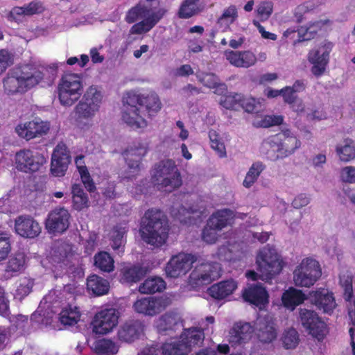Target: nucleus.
<instances>
[{
    "label": "nucleus",
    "instance_id": "f257e3e1",
    "mask_svg": "<svg viewBox=\"0 0 355 355\" xmlns=\"http://www.w3.org/2000/svg\"><path fill=\"white\" fill-rule=\"evenodd\" d=\"M125 109L122 112V120L130 128L138 130L148 125L144 116L153 117L162 109L161 101L155 93L145 96L135 92H128L123 98Z\"/></svg>",
    "mask_w": 355,
    "mask_h": 355
},
{
    "label": "nucleus",
    "instance_id": "f03ea898",
    "mask_svg": "<svg viewBox=\"0 0 355 355\" xmlns=\"http://www.w3.org/2000/svg\"><path fill=\"white\" fill-rule=\"evenodd\" d=\"M44 77V73L35 67H16L3 79L4 90L8 94L24 93L42 82Z\"/></svg>",
    "mask_w": 355,
    "mask_h": 355
},
{
    "label": "nucleus",
    "instance_id": "7ed1b4c3",
    "mask_svg": "<svg viewBox=\"0 0 355 355\" xmlns=\"http://www.w3.org/2000/svg\"><path fill=\"white\" fill-rule=\"evenodd\" d=\"M152 180L157 190L171 193L182 184L181 174L172 159L162 160L155 165Z\"/></svg>",
    "mask_w": 355,
    "mask_h": 355
},
{
    "label": "nucleus",
    "instance_id": "20e7f679",
    "mask_svg": "<svg viewBox=\"0 0 355 355\" xmlns=\"http://www.w3.org/2000/svg\"><path fill=\"white\" fill-rule=\"evenodd\" d=\"M204 332L198 328L185 329L179 338L166 342L162 347L163 355H188L193 347L203 341Z\"/></svg>",
    "mask_w": 355,
    "mask_h": 355
},
{
    "label": "nucleus",
    "instance_id": "39448f33",
    "mask_svg": "<svg viewBox=\"0 0 355 355\" xmlns=\"http://www.w3.org/2000/svg\"><path fill=\"white\" fill-rule=\"evenodd\" d=\"M83 85L80 76L67 73L62 76L58 85V96L60 103L64 106H71L81 96Z\"/></svg>",
    "mask_w": 355,
    "mask_h": 355
},
{
    "label": "nucleus",
    "instance_id": "423d86ee",
    "mask_svg": "<svg viewBox=\"0 0 355 355\" xmlns=\"http://www.w3.org/2000/svg\"><path fill=\"white\" fill-rule=\"evenodd\" d=\"M270 149L266 152L268 158L277 161L289 157L301 146L300 141L294 135L287 133L272 136L269 141Z\"/></svg>",
    "mask_w": 355,
    "mask_h": 355
},
{
    "label": "nucleus",
    "instance_id": "0eeeda50",
    "mask_svg": "<svg viewBox=\"0 0 355 355\" xmlns=\"http://www.w3.org/2000/svg\"><path fill=\"white\" fill-rule=\"evenodd\" d=\"M257 270L263 280L271 279L279 274L283 268V261L275 249L268 245L261 249L256 258Z\"/></svg>",
    "mask_w": 355,
    "mask_h": 355
},
{
    "label": "nucleus",
    "instance_id": "6e6552de",
    "mask_svg": "<svg viewBox=\"0 0 355 355\" xmlns=\"http://www.w3.org/2000/svg\"><path fill=\"white\" fill-rule=\"evenodd\" d=\"M322 271L318 261L304 258L293 271V282L300 287H310L321 277Z\"/></svg>",
    "mask_w": 355,
    "mask_h": 355
},
{
    "label": "nucleus",
    "instance_id": "1a4fd4ad",
    "mask_svg": "<svg viewBox=\"0 0 355 355\" xmlns=\"http://www.w3.org/2000/svg\"><path fill=\"white\" fill-rule=\"evenodd\" d=\"M46 163V157L37 149L24 148L15 153L16 168L22 172H37Z\"/></svg>",
    "mask_w": 355,
    "mask_h": 355
},
{
    "label": "nucleus",
    "instance_id": "9d476101",
    "mask_svg": "<svg viewBox=\"0 0 355 355\" xmlns=\"http://www.w3.org/2000/svg\"><path fill=\"white\" fill-rule=\"evenodd\" d=\"M169 232L168 223H141L138 236L154 248L164 245Z\"/></svg>",
    "mask_w": 355,
    "mask_h": 355
},
{
    "label": "nucleus",
    "instance_id": "9b49d317",
    "mask_svg": "<svg viewBox=\"0 0 355 355\" xmlns=\"http://www.w3.org/2000/svg\"><path fill=\"white\" fill-rule=\"evenodd\" d=\"M101 99V92L94 86L89 87L75 107L77 119L80 120L92 118L98 111Z\"/></svg>",
    "mask_w": 355,
    "mask_h": 355
},
{
    "label": "nucleus",
    "instance_id": "f8f14e48",
    "mask_svg": "<svg viewBox=\"0 0 355 355\" xmlns=\"http://www.w3.org/2000/svg\"><path fill=\"white\" fill-rule=\"evenodd\" d=\"M222 268L217 262H206L197 266L189 276V283L193 287L207 285L218 279Z\"/></svg>",
    "mask_w": 355,
    "mask_h": 355
},
{
    "label": "nucleus",
    "instance_id": "ddd939ff",
    "mask_svg": "<svg viewBox=\"0 0 355 355\" xmlns=\"http://www.w3.org/2000/svg\"><path fill=\"white\" fill-rule=\"evenodd\" d=\"M120 312L110 307L97 312L92 322V330L96 334L105 335L112 332L119 324Z\"/></svg>",
    "mask_w": 355,
    "mask_h": 355
},
{
    "label": "nucleus",
    "instance_id": "4468645a",
    "mask_svg": "<svg viewBox=\"0 0 355 355\" xmlns=\"http://www.w3.org/2000/svg\"><path fill=\"white\" fill-rule=\"evenodd\" d=\"M171 304L169 297H143L137 299L133 304V310L139 314L155 316L165 310Z\"/></svg>",
    "mask_w": 355,
    "mask_h": 355
},
{
    "label": "nucleus",
    "instance_id": "2eb2a0df",
    "mask_svg": "<svg viewBox=\"0 0 355 355\" xmlns=\"http://www.w3.org/2000/svg\"><path fill=\"white\" fill-rule=\"evenodd\" d=\"M299 319L308 333L318 340H322L327 334V324L314 311L300 309Z\"/></svg>",
    "mask_w": 355,
    "mask_h": 355
},
{
    "label": "nucleus",
    "instance_id": "dca6fc26",
    "mask_svg": "<svg viewBox=\"0 0 355 355\" xmlns=\"http://www.w3.org/2000/svg\"><path fill=\"white\" fill-rule=\"evenodd\" d=\"M195 261V257L191 254L180 253L175 255L166 266V275L171 278L181 277L191 269Z\"/></svg>",
    "mask_w": 355,
    "mask_h": 355
},
{
    "label": "nucleus",
    "instance_id": "f3484780",
    "mask_svg": "<svg viewBox=\"0 0 355 355\" xmlns=\"http://www.w3.org/2000/svg\"><path fill=\"white\" fill-rule=\"evenodd\" d=\"M50 129L49 123L40 119L21 123L15 128L18 136L26 141L39 138L46 135Z\"/></svg>",
    "mask_w": 355,
    "mask_h": 355
},
{
    "label": "nucleus",
    "instance_id": "a211bd4d",
    "mask_svg": "<svg viewBox=\"0 0 355 355\" xmlns=\"http://www.w3.org/2000/svg\"><path fill=\"white\" fill-rule=\"evenodd\" d=\"M70 162L71 155L67 146L64 142H59L52 153L51 173L55 177H63Z\"/></svg>",
    "mask_w": 355,
    "mask_h": 355
},
{
    "label": "nucleus",
    "instance_id": "6ab92c4d",
    "mask_svg": "<svg viewBox=\"0 0 355 355\" xmlns=\"http://www.w3.org/2000/svg\"><path fill=\"white\" fill-rule=\"evenodd\" d=\"M309 298L319 310L328 315H331L338 306L334 294L327 288H320L310 292Z\"/></svg>",
    "mask_w": 355,
    "mask_h": 355
},
{
    "label": "nucleus",
    "instance_id": "aec40b11",
    "mask_svg": "<svg viewBox=\"0 0 355 355\" xmlns=\"http://www.w3.org/2000/svg\"><path fill=\"white\" fill-rule=\"evenodd\" d=\"M256 335L259 342L268 344L274 341L277 336V331L273 318L267 315L264 317L259 316L254 327Z\"/></svg>",
    "mask_w": 355,
    "mask_h": 355
},
{
    "label": "nucleus",
    "instance_id": "412c9836",
    "mask_svg": "<svg viewBox=\"0 0 355 355\" xmlns=\"http://www.w3.org/2000/svg\"><path fill=\"white\" fill-rule=\"evenodd\" d=\"M330 51L327 45H323L309 51L308 60L313 64L311 71L315 76L320 77L324 73L329 62Z\"/></svg>",
    "mask_w": 355,
    "mask_h": 355
},
{
    "label": "nucleus",
    "instance_id": "4be33fe9",
    "mask_svg": "<svg viewBox=\"0 0 355 355\" xmlns=\"http://www.w3.org/2000/svg\"><path fill=\"white\" fill-rule=\"evenodd\" d=\"M148 152V146L141 141H135L123 152L125 162L130 168L139 169L142 158Z\"/></svg>",
    "mask_w": 355,
    "mask_h": 355
},
{
    "label": "nucleus",
    "instance_id": "5701e85b",
    "mask_svg": "<svg viewBox=\"0 0 355 355\" xmlns=\"http://www.w3.org/2000/svg\"><path fill=\"white\" fill-rule=\"evenodd\" d=\"M224 55L232 66L238 68H249L257 62L256 55L250 51L226 50Z\"/></svg>",
    "mask_w": 355,
    "mask_h": 355
},
{
    "label": "nucleus",
    "instance_id": "b1692460",
    "mask_svg": "<svg viewBox=\"0 0 355 355\" xmlns=\"http://www.w3.org/2000/svg\"><path fill=\"white\" fill-rule=\"evenodd\" d=\"M144 325L139 320L125 322L118 330L117 336L119 340L132 343L144 334Z\"/></svg>",
    "mask_w": 355,
    "mask_h": 355
},
{
    "label": "nucleus",
    "instance_id": "393cba45",
    "mask_svg": "<svg viewBox=\"0 0 355 355\" xmlns=\"http://www.w3.org/2000/svg\"><path fill=\"white\" fill-rule=\"evenodd\" d=\"M74 255L73 248L69 243H62L52 250L49 261L55 267L62 268L71 261Z\"/></svg>",
    "mask_w": 355,
    "mask_h": 355
},
{
    "label": "nucleus",
    "instance_id": "a878e982",
    "mask_svg": "<svg viewBox=\"0 0 355 355\" xmlns=\"http://www.w3.org/2000/svg\"><path fill=\"white\" fill-rule=\"evenodd\" d=\"M244 300L263 309L268 303V293L260 284H254L246 288L243 293Z\"/></svg>",
    "mask_w": 355,
    "mask_h": 355
},
{
    "label": "nucleus",
    "instance_id": "bb28decb",
    "mask_svg": "<svg viewBox=\"0 0 355 355\" xmlns=\"http://www.w3.org/2000/svg\"><path fill=\"white\" fill-rule=\"evenodd\" d=\"M237 288V282L230 279L211 286L208 289V293L215 299L223 300L232 295Z\"/></svg>",
    "mask_w": 355,
    "mask_h": 355
},
{
    "label": "nucleus",
    "instance_id": "cd10ccee",
    "mask_svg": "<svg viewBox=\"0 0 355 355\" xmlns=\"http://www.w3.org/2000/svg\"><path fill=\"white\" fill-rule=\"evenodd\" d=\"M255 329L249 323H239L230 331V341L234 344H244L252 337Z\"/></svg>",
    "mask_w": 355,
    "mask_h": 355
},
{
    "label": "nucleus",
    "instance_id": "c85d7f7f",
    "mask_svg": "<svg viewBox=\"0 0 355 355\" xmlns=\"http://www.w3.org/2000/svg\"><path fill=\"white\" fill-rule=\"evenodd\" d=\"M306 299V297L302 291L293 287H291L285 291L282 295L283 306L290 311L295 310V309L302 304Z\"/></svg>",
    "mask_w": 355,
    "mask_h": 355
},
{
    "label": "nucleus",
    "instance_id": "c756f323",
    "mask_svg": "<svg viewBox=\"0 0 355 355\" xmlns=\"http://www.w3.org/2000/svg\"><path fill=\"white\" fill-rule=\"evenodd\" d=\"M155 325L160 332L168 330H176L182 326L178 314L173 312H168L162 315L156 321Z\"/></svg>",
    "mask_w": 355,
    "mask_h": 355
},
{
    "label": "nucleus",
    "instance_id": "7c9ffc66",
    "mask_svg": "<svg viewBox=\"0 0 355 355\" xmlns=\"http://www.w3.org/2000/svg\"><path fill=\"white\" fill-rule=\"evenodd\" d=\"M87 288L96 296L105 295L110 289V283L107 280L96 275L89 276L87 279Z\"/></svg>",
    "mask_w": 355,
    "mask_h": 355
},
{
    "label": "nucleus",
    "instance_id": "2f4dec72",
    "mask_svg": "<svg viewBox=\"0 0 355 355\" xmlns=\"http://www.w3.org/2000/svg\"><path fill=\"white\" fill-rule=\"evenodd\" d=\"M166 288L164 280L157 276H153L147 278L139 286V291L142 294H152L162 292Z\"/></svg>",
    "mask_w": 355,
    "mask_h": 355
},
{
    "label": "nucleus",
    "instance_id": "473e14b6",
    "mask_svg": "<svg viewBox=\"0 0 355 355\" xmlns=\"http://www.w3.org/2000/svg\"><path fill=\"white\" fill-rule=\"evenodd\" d=\"M25 261V255L23 253H17L11 257L5 268V278L9 279L21 272L24 268Z\"/></svg>",
    "mask_w": 355,
    "mask_h": 355
},
{
    "label": "nucleus",
    "instance_id": "72a5a7b5",
    "mask_svg": "<svg viewBox=\"0 0 355 355\" xmlns=\"http://www.w3.org/2000/svg\"><path fill=\"white\" fill-rule=\"evenodd\" d=\"M162 15L158 13H152L150 16L135 24L130 28V34H142L150 31L161 19Z\"/></svg>",
    "mask_w": 355,
    "mask_h": 355
},
{
    "label": "nucleus",
    "instance_id": "f704fd0d",
    "mask_svg": "<svg viewBox=\"0 0 355 355\" xmlns=\"http://www.w3.org/2000/svg\"><path fill=\"white\" fill-rule=\"evenodd\" d=\"M81 313L78 307L69 304L62 310L60 313V321L64 325L73 326L80 319Z\"/></svg>",
    "mask_w": 355,
    "mask_h": 355
},
{
    "label": "nucleus",
    "instance_id": "c9c22d12",
    "mask_svg": "<svg viewBox=\"0 0 355 355\" xmlns=\"http://www.w3.org/2000/svg\"><path fill=\"white\" fill-rule=\"evenodd\" d=\"M73 208L81 211L89 207V199L80 184H73L71 187Z\"/></svg>",
    "mask_w": 355,
    "mask_h": 355
},
{
    "label": "nucleus",
    "instance_id": "e433bc0d",
    "mask_svg": "<svg viewBox=\"0 0 355 355\" xmlns=\"http://www.w3.org/2000/svg\"><path fill=\"white\" fill-rule=\"evenodd\" d=\"M228 223H207L202 231V239L207 243H214L221 235L223 229L227 227Z\"/></svg>",
    "mask_w": 355,
    "mask_h": 355
},
{
    "label": "nucleus",
    "instance_id": "4c0bfd02",
    "mask_svg": "<svg viewBox=\"0 0 355 355\" xmlns=\"http://www.w3.org/2000/svg\"><path fill=\"white\" fill-rule=\"evenodd\" d=\"M94 349L98 355H115L119 349V345L111 339L103 338L94 343Z\"/></svg>",
    "mask_w": 355,
    "mask_h": 355
},
{
    "label": "nucleus",
    "instance_id": "58836bf2",
    "mask_svg": "<svg viewBox=\"0 0 355 355\" xmlns=\"http://www.w3.org/2000/svg\"><path fill=\"white\" fill-rule=\"evenodd\" d=\"M147 272L148 270L140 266H125L121 271V280L123 282H136L139 281Z\"/></svg>",
    "mask_w": 355,
    "mask_h": 355
},
{
    "label": "nucleus",
    "instance_id": "ea45409f",
    "mask_svg": "<svg viewBox=\"0 0 355 355\" xmlns=\"http://www.w3.org/2000/svg\"><path fill=\"white\" fill-rule=\"evenodd\" d=\"M16 232L23 237L33 238L41 232L39 223H15Z\"/></svg>",
    "mask_w": 355,
    "mask_h": 355
},
{
    "label": "nucleus",
    "instance_id": "a19ab883",
    "mask_svg": "<svg viewBox=\"0 0 355 355\" xmlns=\"http://www.w3.org/2000/svg\"><path fill=\"white\" fill-rule=\"evenodd\" d=\"M336 153L343 162H349L355 158V146L351 139H345L343 145L337 146Z\"/></svg>",
    "mask_w": 355,
    "mask_h": 355
},
{
    "label": "nucleus",
    "instance_id": "79ce46f5",
    "mask_svg": "<svg viewBox=\"0 0 355 355\" xmlns=\"http://www.w3.org/2000/svg\"><path fill=\"white\" fill-rule=\"evenodd\" d=\"M114 261L110 254L106 252H101L94 257V264L101 270L110 272L114 268Z\"/></svg>",
    "mask_w": 355,
    "mask_h": 355
},
{
    "label": "nucleus",
    "instance_id": "37998d69",
    "mask_svg": "<svg viewBox=\"0 0 355 355\" xmlns=\"http://www.w3.org/2000/svg\"><path fill=\"white\" fill-rule=\"evenodd\" d=\"M241 249V245L239 243H227V245H222L218 248L217 257L220 260L231 261L234 256Z\"/></svg>",
    "mask_w": 355,
    "mask_h": 355
},
{
    "label": "nucleus",
    "instance_id": "c03bdc74",
    "mask_svg": "<svg viewBox=\"0 0 355 355\" xmlns=\"http://www.w3.org/2000/svg\"><path fill=\"white\" fill-rule=\"evenodd\" d=\"M198 1L199 0H184L178 10V17L180 19H189L196 15L199 11Z\"/></svg>",
    "mask_w": 355,
    "mask_h": 355
},
{
    "label": "nucleus",
    "instance_id": "a18cd8bd",
    "mask_svg": "<svg viewBox=\"0 0 355 355\" xmlns=\"http://www.w3.org/2000/svg\"><path fill=\"white\" fill-rule=\"evenodd\" d=\"M150 10L144 5L140 3L131 8L127 12L125 21L128 24H132L141 19H146L149 15Z\"/></svg>",
    "mask_w": 355,
    "mask_h": 355
},
{
    "label": "nucleus",
    "instance_id": "49530a36",
    "mask_svg": "<svg viewBox=\"0 0 355 355\" xmlns=\"http://www.w3.org/2000/svg\"><path fill=\"white\" fill-rule=\"evenodd\" d=\"M265 166L261 162L253 163L247 173L245 178L243 182V185L245 188L251 187L257 181V178L263 171Z\"/></svg>",
    "mask_w": 355,
    "mask_h": 355
},
{
    "label": "nucleus",
    "instance_id": "de8ad7c7",
    "mask_svg": "<svg viewBox=\"0 0 355 355\" xmlns=\"http://www.w3.org/2000/svg\"><path fill=\"white\" fill-rule=\"evenodd\" d=\"M353 274L352 272L345 270L340 275V284L344 289V296L347 301H350L353 295Z\"/></svg>",
    "mask_w": 355,
    "mask_h": 355
},
{
    "label": "nucleus",
    "instance_id": "09e8293b",
    "mask_svg": "<svg viewBox=\"0 0 355 355\" xmlns=\"http://www.w3.org/2000/svg\"><path fill=\"white\" fill-rule=\"evenodd\" d=\"M282 345L286 349H294L299 344L300 338L297 331L290 328L284 331L281 338Z\"/></svg>",
    "mask_w": 355,
    "mask_h": 355
},
{
    "label": "nucleus",
    "instance_id": "8fccbe9b",
    "mask_svg": "<svg viewBox=\"0 0 355 355\" xmlns=\"http://www.w3.org/2000/svg\"><path fill=\"white\" fill-rule=\"evenodd\" d=\"M208 135L211 148L218 153L220 157H225V146L223 142L220 141L219 134L215 130L211 129Z\"/></svg>",
    "mask_w": 355,
    "mask_h": 355
},
{
    "label": "nucleus",
    "instance_id": "3c124183",
    "mask_svg": "<svg viewBox=\"0 0 355 355\" xmlns=\"http://www.w3.org/2000/svg\"><path fill=\"white\" fill-rule=\"evenodd\" d=\"M141 222H168L167 217L164 212L160 209L151 208L148 209L145 214Z\"/></svg>",
    "mask_w": 355,
    "mask_h": 355
},
{
    "label": "nucleus",
    "instance_id": "603ef678",
    "mask_svg": "<svg viewBox=\"0 0 355 355\" xmlns=\"http://www.w3.org/2000/svg\"><path fill=\"white\" fill-rule=\"evenodd\" d=\"M70 214L63 207H58L51 211L45 222H69Z\"/></svg>",
    "mask_w": 355,
    "mask_h": 355
},
{
    "label": "nucleus",
    "instance_id": "864d4df0",
    "mask_svg": "<svg viewBox=\"0 0 355 355\" xmlns=\"http://www.w3.org/2000/svg\"><path fill=\"white\" fill-rule=\"evenodd\" d=\"M241 94L235 93L224 96L220 100V105L227 110H239Z\"/></svg>",
    "mask_w": 355,
    "mask_h": 355
},
{
    "label": "nucleus",
    "instance_id": "5fc2aeb1",
    "mask_svg": "<svg viewBox=\"0 0 355 355\" xmlns=\"http://www.w3.org/2000/svg\"><path fill=\"white\" fill-rule=\"evenodd\" d=\"M234 216V211L230 209H219L211 214L207 222H230Z\"/></svg>",
    "mask_w": 355,
    "mask_h": 355
},
{
    "label": "nucleus",
    "instance_id": "6e6d98bb",
    "mask_svg": "<svg viewBox=\"0 0 355 355\" xmlns=\"http://www.w3.org/2000/svg\"><path fill=\"white\" fill-rule=\"evenodd\" d=\"M125 230L121 227L114 228L111 233L112 247L114 250L119 252H122V248L124 244L123 236Z\"/></svg>",
    "mask_w": 355,
    "mask_h": 355
},
{
    "label": "nucleus",
    "instance_id": "4d7b16f0",
    "mask_svg": "<svg viewBox=\"0 0 355 355\" xmlns=\"http://www.w3.org/2000/svg\"><path fill=\"white\" fill-rule=\"evenodd\" d=\"M33 285V282L32 279L27 277L21 279L17 288L15 297L19 299H22L28 295L31 291Z\"/></svg>",
    "mask_w": 355,
    "mask_h": 355
},
{
    "label": "nucleus",
    "instance_id": "13d9d810",
    "mask_svg": "<svg viewBox=\"0 0 355 355\" xmlns=\"http://www.w3.org/2000/svg\"><path fill=\"white\" fill-rule=\"evenodd\" d=\"M273 10V4L271 1H261L257 6V16L261 21L267 20L271 15Z\"/></svg>",
    "mask_w": 355,
    "mask_h": 355
},
{
    "label": "nucleus",
    "instance_id": "bf43d9fd",
    "mask_svg": "<svg viewBox=\"0 0 355 355\" xmlns=\"http://www.w3.org/2000/svg\"><path fill=\"white\" fill-rule=\"evenodd\" d=\"M13 63V58L8 50H0V75L3 73L8 67Z\"/></svg>",
    "mask_w": 355,
    "mask_h": 355
},
{
    "label": "nucleus",
    "instance_id": "052dcab7",
    "mask_svg": "<svg viewBox=\"0 0 355 355\" xmlns=\"http://www.w3.org/2000/svg\"><path fill=\"white\" fill-rule=\"evenodd\" d=\"M284 118L280 115H266L260 121V125L263 128H269L274 125H279L283 123Z\"/></svg>",
    "mask_w": 355,
    "mask_h": 355
},
{
    "label": "nucleus",
    "instance_id": "680f3d73",
    "mask_svg": "<svg viewBox=\"0 0 355 355\" xmlns=\"http://www.w3.org/2000/svg\"><path fill=\"white\" fill-rule=\"evenodd\" d=\"M79 174L80 175L81 181L87 191L89 193L94 192L96 187L89 171L82 170V172H80Z\"/></svg>",
    "mask_w": 355,
    "mask_h": 355
},
{
    "label": "nucleus",
    "instance_id": "e2e57ef3",
    "mask_svg": "<svg viewBox=\"0 0 355 355\" xmlns=\"http://www.w3.org/2000/svg\"><path fill=\"white\" fill-rule=\"evenodd\" d=\"M79 174L80 175L81 181L87 191L89 193L94 192L96 187L89 171L82 170V172H80Z\"/></svg>",
    "mask_w": 355,
    "mask_h": 355
},
{
    "label": "nucleus",
    "instance_id": "0e129e2a",
    "mask_svg": "<svg viewBox=\"0 0 355 355\" xmlns=\"http://www.w3.org/2000/svg\"><path fill=\"white\" fill-rule=\"evenodd\" d=\"M239 108H243L245 112L248 113H252L255 112L257 107V102L255 98L252 97H245L241 94Z\"/></svg>",
    "mask_w": 355,
    "mask_h": 355
},
{
    "label": "nucleus",
    "instance_id": "69168bd1",
    "mask_svg": "<svg viewBox=\"0 0 355 355\" xmlns=\"http://www.w3.org/2000/svg\"><path fill=\"white\" fill-rule=\"evenodd\" d=\"M218 80V76L212 73H205L200 78L202 85L210 89L217 88L219 85Z\"/></svg>",
    "mask_w": 355,
    "mask_h": 355
},
{
    "label": "nucleus",
    "instance_id": "338daca9",
    "mask_svg": "<svg viewBox=\"0 0 355 355\" xmlns=\"http://www.w3.org/2000/svg\"><path fill=\"white\" fill-rule=\"evenodd\" d=\"M0 313L3 317H8L9 300L3 288H0Z\"/></svg>",
    "mask_w": 355,
    "mask_h": 355
},
{
    "label": "nucleus",
    "instance_id": "774afa93",
    "mask_svg": "<svg viewBox=\"0 0 355 355\" xmlns=\"http://www.w3.org/2000/svg\"><path fill=\"white\" fill-rule=\"evenodd\" d=\"M44 10L42 4L38 1H32L24 8L23 13L26 15H33L41 13Z\"/></svg>",
    "mask_w": 355,
    "mask_h": 355
}]
</instances>
